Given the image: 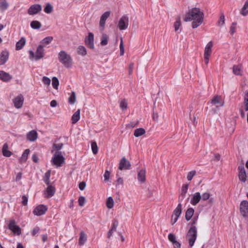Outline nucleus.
<instances>
[{"mask_svg": "<svg viewBox=\"0 0 248 248\" xmlns=\"http://www.w3.org/2000/svg\"><path fill=\"white\" fill-rule=\"evenodd\" d=\"M203 19V12L198 8H193L190 9L186 14L184 20L185 22L192 21V27L195 29L202 23Z\"/></svg>", "mask_w": 248, "mask_h": 248, "instance_id": "1", "label": "nucleus"}, {"mask_svg": "<svg viewBox=\"0 0 248 248\" xmlns=\"http://www.w3.org/2000/svg\"><path fill=\"white\" fill-rule=\"evenodd\" d=\"M62 147V143L54 144L51 150V153L53 154L51 163L56 168L62 166L64 163L65 158L60 151Z\"/></svg>", "mask_w": 248, "mask_h": 248, "instance_id": "2", "label": "nucleus"}, {"mask_svg": "<svg viewBox=\"0 0 248 248\" xmlns=\"http://www.w3.org/2000/svg\"><path fill=\"white\" fill-rule=\"evenodd\" d=\"M59 61L66 68H71L73 64V60L70 55L64 51H61L58 54Z\"/></svg>", "mask_w": 248, "mask_h": 248, "instance_id": "3", "label": "nucleus"}, {"mask_svg": "<svg viewBox=\"0 0 248 248\" xmlns=\"http://www.w3.org/2000/svg\"><path fill=\"white\" fill-rule=\"evenodd\" d=\"M29 58L31 61H38L44 56V49L43 45H39L36 49L35 53L32 50L29 52Z\"/></svg>", "mask_w": 248, "mask_h": 248, "instance_id": "4", "label": "nucleus"}, {"mask_svg": "<svg viewBox=\"0 0 248 248\" xmlns=\"http://www.w3.org/2000/svg\"><path fill=\"white\" fill-rule=\"evenodd\" d=\"M186 238L188 240L189 246L192 247L197 238V228L195 226H192L190 228L187 234Z\"/></svg>", "mask_w": 248, "mask_h": 248, "instance_id": "5", "label": "nucleus"}, {"mask_svg": "<svg viewBox=\"0 0 248 248\" xmlns=\"http://www.w3.org/2000/svg\"><path fill=\"white\" fill-rule=\"evenodd\" d=\"M213 46V42L212 41H210L207 43L205 47L204 51V59L206 64H207L209 62L210 56H211L212 52Z\"/></svg>", "mask_w": 248, "mask_h": 248, "instance_id": "6", "label": "nucleus"}, {"mask_svg": "<svg viewBox=\"0 0 248 248\" xmlns=\"http://www.w3.org/2000/svg\"><path fill=\"white\" fill-rule=\"evenodd\" d=\"M210 104L212 108L216 111V108H218L224 105V102L220 96L217 95L211 100Z\"/></svg>", "mask_w": 248, "mask_h": 248, "instance_id": "7", "label": "nucleus"}, {"mask_svg": "<svg viewBox=\"0 0 248 248\" xmlns=\"http://www.w3.org/2000/svg\"><path fill=\"white\" fill-rule=\"evenodd\" d=\"M240 212L241 215L244 217H248V202L246 200L242 201L239 207Z\"/></svg>", "mask_w": 248, "mask_h": 248, "instance_id": "8", "label": "nucleus"}, {"mask_svg": "<svg viewBox=\"0 0 248 248\" xmlns=\"http://www.w3.org/2000/svg\"><path fill=\"white\" fill-rule=\"evenodd\" d=\"M8 228L15 235H19L21 233L20 228L16 225L14 220L10 221Z\"/></svg>", "mask_w": 248, "mask_h": 248, "instance_id": "9", "label": "nucleus"}, {"mask_svg": "<svg viewBox=\"0 0 248 248\" xmlns=\"http://www.w3.org/2000/svg\"><path fill=\"white\" fill-rule=\"evenodd\" d=\"M128 26V17L126 16H123L119 19L117 26L120 30L126 29Z\"/></svg>", "mask_w": 248, "mask_h": 248, "instance_id": "10", "label": "nucleus"}, {"mask_svg": "<svg viewBox=\"0 0 248 248\" xmlns=\"http://www.w3.org/2000/svg\"><path fill=\"white\" fill-rule=\"evenodd\" d=\"M13 102L16 108L19 109L22 108L24 102V97L19 94L13 99Z\"/></svg>", "mask_w": 248, "mask_h": 248, "instance_id": "11", "label": "nucleus"}, {"mask_svg": "<svg viewBox=\"0 0 248 248\" xmlns=\"http://www.w3.org/2000/svg\"><path fill=\"white\" fill-rule=\"evenodd\" d=\"M110 13L109 11H107L101 16L99 21V29L101 31H104L105 27L106 21L110 16Z\"/></svg>", "mask_w": 248, "mask_h": 248, "instance_id": "12", "label": "nucleus"}, {"mask_svg": "<svg viewBox=\"0 0 248 248\" xmlns=\"http://www.w3.org/2000/svg\"><path fill=\"white\" fill-rule=\"evenodd\" d=\"M47 207L44 205L37 206L33 210V214L36 216H41L44 214L47 211Z\"/></svg>", "mask_w": 248, "mask_h": 248, "instance_id": "13", "label": "nucleus"}, {"mask_svg": "<svg viewBox=\"0 0 248 248\" xmlns=\"http://www.w3.org/2000/svg\"><path fill=\"white\" fill-rule=\"evenodd\" d=\"M239 174L238 177L240 181L242 182H246L247 181V175L244 166L241 165L238 167Z\"/></svg>", "mask_w": 248, "mask_h": 248, "instance_id": "14", "label": "nucleus"}, {"mask_svg": "<svg viewBox=\"0 0 248 248\" xmlns=\"http://www.w3.org/2000/svg\"><path fill=\"white\" fill-rule=\"evenodd\" d=\"M130 163L123 157L120 161L119 169L120 170H128L130 169Z\"/></svg>", "mask_w": 248, "mask_h": 248, "instance_id": "15", "label": "nucleus"}, {"mask_svg": "<svg viewBox=\"0 0 248 248\" xmlns=\"http://www.w3.org/2000/svg\"><path fill=\"white\" fill-rule=\"evenodd\" d=\"M41 10V6L39 4H34L31 5L28 10V14L30 15H33L37 14Z\"/></svg>", "mask_w": 248, "mask_h": 248, "instance_id": "16", "label": "nucleus"}, {"mask_svg": "<svg viewBox=\"0 0 248 248\" xmlns=\"http://www.w3.org/2000/svg\"><path fill=\"white\" fill-rule=\"evenodd\" d=\"M201 200V195L200 192H196L192 196L190 200V203L192 205H197Z\"/></svg>", "mask_w": 248, "mask_h": 248, "instance_id": "17", "label": "nucleus"}, {"mask_svg": "<svg viewBox=\"0 0 248 248\" xmlns=\"http://www.w3.org/2000/svg\"><path fill=\"white\" fill-rule=\"evenodd\" d=\"M55 188L52 186H48L44 191V195L46 198H50L53 196L55 193Z\"/></svg>", "mask_w": 248, "mask_h": 248, "instance_id": "18", "label": "nucleus"}, {"mask_svg": "<svg viewBox=\"0 0 248 248\" xmlns=\"http://www.w3.org/2000/svg\"><path fill=\"white\" fill-rule=\"evenodd\" d=\"M12 78V76L4 71H0V80L4 82H9Z\"/></svg>", "mask_w": 248, "mask_h": 248, "instance_id": "19", "label": "nucleus"}, {"mask_svg": "<svg viewBox=\"0 0 248 248\" xmlns=\"http://www.w3.org/2000/svg\"><path fill=\"white\" fill-rule=\"evenodd\" d=\"M94 35L93 33L89 32L87 38L85 40L87 45L91 48H94Z\"/></svg>", "mask_w": 248, "mask_h": 248, "instance_id": "20", "label": "nucleus"}, {"mask_svg": "<svg viewBox=\"0 0 248 248\" xmlns=\"http://www.w3.org/2000/svg\"><path fill=\"white\" fill-rule=\"evenodd\" d=\"M9 57V53L4 50L1 52L0 55V65L4 64L8 60Z\"/></svg>", "mask_w": 248, "mask_h": 248, "instance_id": "21", "label": "nucleus"}, {"mask_svg": "<svg viewBox=\"0 0 248 248\" xmlns=\"http://www.w3.org/2000/svg\"><path fill=\"white\" fill-rule=\"evenodd\" d=\"M37 133L35 130H31L27 134V138L30 141H34L37 139Z\"/></svg>", "mask_w": 248, "mask_h": 248, "instance_id": "22", "label": "nucleus"}, {"mask_svg": "<svg viewBox=\"0 0 248 248\" xmlns=\"http://www.w3.org/2000/svg\"><path fill=\"white\" fill-rule=\"evenodd\" d=\"M146 170L142 169L138 173V179L140 183H143L145 181Z\"/></svg>", "mask_w": 248, "mask_h": 248, "instance_id": "23", "label": "nucleus"}, {"mask_svg": "<svg viewBox=\"0 0 248 248\" xmlns=\"http://www.w3.org/2000/svg\"><path fill=\"white\" fill-rule=\"evenodd\" d=\"M244 101L241 108H243L246 111H248V90L246 91L243 96Z\"/></svg>", "mask_w": 248, "mask_h": 248, "instance_id": "24", "label": "nucleus"}, {"mask_svg": "<svg viewBox=\"0 0 248 248\" xmlns=\"http://www.w3.org/2000/svg\"><path fill=\"white\" fill-rule=\"evenodd\" d=\"M233 73L237 76L242 75V66L241 65H234L232 67Z\"/></svg>", "mask_w": 248, "mask_h": 248, "instance_id": "25", "label": "nucleus"}, {"mask_svg": "<svg viewBox=\"0 0 248 248\" xmlns=\"http://www.w3.org/2000/svg\"><path fill=\"white\" fill-rule=\"evenodd\" d=\"M26 42V40L25 38L24 37H21V39L16 44V50H19L21 49L25 45Z\"/></svg>", "mask_w": 248, "mask_h": 248, "instance_id": "26", "label": "nucleus"}, {"mask_svg": "<svg viewBox=\"0 0 248 248\" xmlns=\"http://www.w3.org/2000/svg\"><path fill=\"white\" fill-rule=\"evenodd\" d=\"M80 109H78L72 115V123L73 124H76L78 122V121L79 120L80 116Z\"/></svg>", "mask_w": 248, "mask_h": 248, "instance_id": "27", "label": "nucleus"}, {"mask_svg": "<svg viewBox=\"0 0 248 248\" xmlns=\"http://www.w3.org/2000/svg\"><path fill=\"white\" fill-rule=\"evenodd\" d=\"M182 213V205L181 203L178 204L177 207L175 209L172 214V218L174 217H178Z\"/></svg>", "mask_w": 248, "mask_h": 248, "instance_id": "28", "label": "nucleus"}, {"mask_svg": "<svg viewBox=\"0 0 248 248\" xmlns=\"http://www.w3.org/2000/svg\"><path fill=\"white\" fill-rule=\"evenodd\" d=\"M194 210L190 207L187 209L186 212L185 217L187 221L189 220L194 215Z\"/></svg>", "mask_w": 248, "mask_h": 248, "instance_id": "29", "label": "nucleus"}, {"mask_svg": "<svg viewBox=\"0 0 248 248\" xmlns=\"http://www.w3.org/2000/svg\"><path fill=\"white\" fill-rule=\"evenodd\" d=\"M87 239V237L86 234L83 232H81L78 240L79 244L81 246L83 245L86 242Z\"/></svg>", "mask_w": 248, "mask_h": 248, "instance_id": "30", "label": "nucleus"}, {"mask_svg": "<svg viewBox=\"0 0 248 248\" xmlns=\"http://www.w3.org/2000/svg\"><path fill=\"white\" fill-rule=\"evenodd\" d=\"M2 154L4 156L6 157H9L12 155V153L8 150V146L6 143H5L3 146Z\"/></svg>", "mask_w": 248, "mask_h": 248, "instance_id": "31", "label": "nucleus"}, {"mask_svg": "<svg viewBox=\"0 0 248 248\" xmlns=\"http://www.w3.org/2000/svg\"><path fill=\"white\" fill-rule=\"evenodd\" d=\"M118 225V222L117 221H114L112 224V226L111 229V230L108 232V238H110L111 236L112 233L116 231V228Z\"/></svg>", "mask_w": 248, "mask_h": 248, "instance_id": "32", "label": "nucleus"}, {"mask_svg": "<svg viewBox=\"0 0 248 248\" xmlns=\"http://www.w3.org/2000/svg\"><path fill=\"white\" fill-rule=\"evenodd\" d=\"M108 36L105 33H103L101 37V45L104 46L107 45L108 42Z\"/></svg>", "mask_w": 248, "mask_h": 248, "instance_id": "33", "label": "nucleus"}, {"mask_svg": "<svg viewBox=\"0 0 248 248\" xmlns=\"http://www.w3.org/2000/svg\"><path fill=\"white\" fill-rule=\"evenodd\" d=\"M31 28L34 30L39 29L41 27V24L38 21H32L31 23Z\"/></svg>", "mask_w": 248, "mask_h": 248, "instance_id": "34", "label": "nucleus"}, {"mask_svg": "<svg viewBox=\"0 0 248 248\" xmlns=\"http://www.w3.org/2000/svg\"><path fill=\"white\" fill-rule=\"evenodd\" d=\"M30 153V150L29 149H26L24 152H23L22 156L21 157L20 159V162L21 163L25 162L28 156Z\"/></svg>", "mask_w": 248, "mask_h": 248, "instance_id": "35", "label": "nucleus"}, {"mask_svg": "<svg viewBox=\"0 0 248 248\" xmlns=\"http://www.w3.org/2000/svg\"><path fill=\"white\" fill-rule=\"evenodd\" d=\"M145 133V131L143 128H140L135 130L134 135L136 137H139L144 134Z\"/></svg>", "mask_w": 248, "mask_h": 248, "instance_id": "36", "label": "nucleus"}, {"mask_svg": "<svg viewBox=\"0 0 248 248\" xmlns=\"http://www.w3.org/2000/svg\"><path fill=\"white\" fill-rule=\"evenodd\" d=\"M237 30V23L233 22L231 25L229 30V32L231 35H233Z\"/></svg>", "mask_w": 248, "mask_h": 248, "instance_id": "37", "label": "nucleus"}, {"mask_svg": "<svg viewBox=\"0 0 248 248\" xmlns=\"http://www.w3.org/2000/svg\"><path fill=\"white\" fill-rule=\"evenodd\" d=\"M77 52L79 55L81 56H85L87 54L86 49L82 46H80L78 47Z\"/></svg>", "mask_w": 248, "mask_h": 248, "instance_id": "38", "label": "nucleus"}, {"mask_svg": "<svg viewBox=\"0 0 248 248\" xmlns=\"http://www.w3.org/2000/svg\"><path fill=\"white\" fill-rule=\"evenodd\" d=\"M114 203V201L111 197H109L108 198L106 202V205L107 208L108 209L112 208L113 207Z\"/></svg>", "mask_w": 248, "mask_h": 248, "instance_id": "39", "label": "nucleus"}, {"mask_svg": "<svg viewBox=\"0 0 248 248\" xmlns=\"http://www.w3.org/2000/svg\"><path fill=\"white\" fill-rule=\"evenodd\" d=\"M53 38L52 36L46 37L42 40L41 43L44 46H46L47 45L49 44L53 40Z\"/></svg>", "mask_w": 248, "mask_h": 248, "instance_id": "40", "label": "nucleus"}, {"mask_svg": "<svg viewBox=\"0 0 248 248\" xmlns=\"http://www.w3.org/2000/svg\"><path fill=\"white\" fill-rule=\"evenodd\" d=\"M225 16L223 14H221L217 22V25L220 27H222L225 24Z\"/></svg>", "mask_w": 248, "mask_h": 248, "instance_id": "41", "label": "nucleus"}, {"mask_svg": "<svg viewBox=\"0 0 248 248\" xmlns=\"http://www.w3.org/2000/svg\"><path fill=\"white\" fill-rule=\"evenodd\" d=\"M76 101V96L75 93L72 92L68 98L69 103L71 104H74Z\"/></svg>", "mask_w": 248, "mask_h": 248, "instance_id": "42", "label": "nucleus"}, {"mask_svg": "<svg viewBox=\"0 0 248 248\" xmlns=\"http://www.w3.org/2000/svg\"><path fill=\"white\" fill-rule=\"evenodd\" d=\"M241 14L243 16H246L248 14V1L245 3L242 8Z\"/></svg>", "mask_w": 248, "mask_h": 248, "instance_id": "43", "label": "nucleus"}, {"mask_svg": "<svg viewBox=\"0 0 248 248\" xmlns=\"http://www.w3.org/2000/svg\"><path fill=\"white\" fill-rule=\"evenodd\" d=\"M52 85L55 89H58L59 85V81L56 77H53L52 79Z\"/></svg>", "mask_w": 248, "mask_h": 248, "instance_id": "44", "label": "nucleus"}, {"mask_svg": "<svg viewBox=\"0 0 248 248\" xmlns=\"http://www.w3.org/2000/svg\"><path fill=\"white\" fill-rule=\"evenodd\" d=\"M91 147L93 154L94 155L96 154L98 152V147L96 143L95 142H92Z\"/></svg>", "mask_w": 248, "mask_h": 248, "instance_id": "45", "label": "nucleus"}, {"mask_svg": "<svg viewBox=\"0 0 248 248\" xmlns=\"http://www.w3.org/2000/svg\"><path fill=\"white\" fill-rule=\"evenodd\" d=\"M52 10H53L52 6L50 4L47 3L44 9V12L46 13L49 14V13H51Z\"/></svg>", "mask_w": 248, "mask_h": 248, "instance_id": "46", "label": "nucleus"}, {"mask_svg": "<svg viewBox=\"0 0 248 248\" xmlns=\"http://www.w3.org/2000/svg\"><path fill=\"white\" fill-rule=\"evenodd\" d=\"M120 54L121 56H123L124 54V46L123 41V38H121L120 44Z\"/></svg>", "mask_w": 248, "mask_h": 248, "instance_id": "47", "label": "nucleus"}, {"mask_svg": "<svg viewBox=\"0 0 248 248\" xmlns=\"http://www.w3.org/2000/svg\"><path fill=\"white\" fill-rule=\"evenodd\" d=\"M8 4L6 1H0V9L1 10H5L8 7Z\"/></svg>", "mask_w": 248, "mask_h": 248, "instance_id": "48", "label": "nucleus"}, {"mask_svg": "<svg viewBox=\"0 0 248 248\" xmlns=\"http://www.w3.org/2000/svg\"><path fill=\"white\" fill-rule=\"evenodd\" d=\"M50 176V171H48L45 173L44 180V182L46 183V184L47 185H49V184Z\"/></svg>", "mask_w": 248, "mask_h": 248, "instance_id": "49", "label": "nucleus"}, {"mask_svg": "<svg viewBox=\"0 0 248 248\" xmlns=\"http://www.w3.org/2000/svg\"><path fill=\"white\" fill-rule=\"evenodd\" d=\"M210 194L208 192H204L201 195V200L202 201H205L210 198Z\"/></svg>", "mask_w": 248, "mask_h": 248, "instance_id": "50", "label": "nucleus"}, {"mask_svg": "<svg viewBox=\"0 0 248 248\" xmlns=\"http://www.w3.org/2000/svg\"><path fill=\"white\" fill-rule=\"evenodd\" d=\"M181 25V23L180 19V18H178L176 20V21H175V22L174 23V27L175 31H177L179 30Z\"/></svg>", "mask_w": 248, "mask_h": 248, "instance_id": "51", "label": "nucleus"}, {"mask_svg": "<svg viewBox=\"0 0 248 248\" xmlns=\"http://www.w3.org/2000/svg\"><path fill=\"white\" fill-rule=\"evenodd\" d=\"M196 171L195 170H192L190 172H189L187 175V179L188 181H191L193 177L196 174Z\"/></svg>", "mask_w": 248, "mask_h": 248, "instance_id": "52", "label": "nucleus"}, {"mask_svg": "<svg viewBox=\"0 0 248 248\" xmlns=\"http://www.w3.org/2000/svg\"><path fill=\"white\" fill-rule=\"evenodd\" d=\"M42 81L44 84L49 86L50 84L51 80L49 78L46 77H43L42 78Z\"/></svg>", "mask_w": 248, "mask_h": 248, "instance_id": "53", "label": "nucleus"}, {"mask_svg": "<svg viewBox=\"0 0 248 248\" xmlns=\"http://www.w3.org/2000/svg\"><path fill=\"white\" fill-rule=\"evenodd\" d=\"M127 106V103L124 100H122L121 101L120 103V107L122 109L124 110L126 109Z\"/></svg>", "mask_w": 248, "mask_h": 248, "instance_id": "54", "label": "nucleus"}, {"mask_svg": "<svg viewBox=\"0 0 248 248\" xmlns=\"http://www.w3.org/2000/svg\"><path fill=\"white\" fill-rule=\"evenodd\" d=\"M78 202L79 206H83L85 203V199L83 196H80L78 198Z\"/></svg>", "mask_w": 248, "mask_h": 248, "instance_id": "55", "label": "nucleus"}, {"mask_svg": "<svg viewBox=\"0 0 248 248\" xmlns=\"http://www.w3.org/2000/svg\"><path fill=\"white\" fill-rule=\"evenodd\" d=\"M169 240L173 244L174 242H177L175 239V236L172 233H170L168 235Z\"/></svg>", "mask_w": 248, "mask_h": 248, "instance_id": "56", "label": "nucleus"}, {"mask_svg": "<svg viewBox=\"0 0 248 248\" xmlns=\"http://www.w3.org/2000/svg\"><path fill=\"white\" fill-rule=\"evenodd\" d=\"M188 187V185H184V186H183L182 187V194L184 195V197L185 196L187 192Z\"/></svg>", "mask_w": 248, "mask_h": 248, "instance_id": "57", "label": "nucleus"}, {"mask_svg": "<svg viewBox=\"0 0 248 248\" xmlns=\"http://www.w3.org/2000/svg\"><path fill=\"white\" fill-rule=\"evenodd\" d=\"M110 176V173L108 170H106L104 174V181L107 182L108 181Z\"/></svg>", "mask_w": 248, "mask_h": 248, "instance_id": "58", "label": "nucleus"}, {"mask_svg": "<svg viewBox=\"0 0 248 248\" xmlns=\"http://www.w3.org/2000/svg\"><path fill=\"white\" fill-rule=\"evenodd\" d=\"M85 186H86V183L84 182H82L80 183L79 184V186H78L79 188L81 190H83L85 189Z\"/></svg>", "mask_w": 248, "mask_h": 248, "instance_id": "59", "label": "nucleus"}, {"mask_svg": "<svg viewBox=\"0 0 248 248\" xmlns=\"http://www.w3.org/2000/svg\"><path fill=\"white\" fill-rule=\"evenodd\" d=\"M22 204L24 205H26L28 203V198L27 197L24 195L22 197Z\"/></svg>", "mask_w": 248, "mask_h": 248, "instance_id": "60", "label": "nucleus"}, {"mask_svg": "<svg viewBox=\"0 0 248 248\" xmlns=\"http://www.w3.org/2000/svg\"><path fill=\"white\" fill-rule=\"evenodd\" d=\"M22 173L21 172H18L16 177V178H15V181L17 182L18 181H19L21 179V177H22Z\"/></svg>", "mask_w": 248, "mask_h": 248, "instance_id": "61", "label": "nucleus"}, {"mask_svg": "<svg viewBox=\"0 0 248 248\" xmlns=\"http://www.w3.org/2000/svg\"><path fill=\"white\" fill-rule=\"evenodd\" d=\"M50 106L52 108L56 107L57 106V102L56 100H52L50 103Z\"/></svg>", "mask_w": 248, "mask_h": 248, "instance_id": "62", "label": "nucleus"}, {"mask_svg": "<svg viewBox=\"0 0 248 248\" xmlns=\"http://www.w3.org/2000/svg\"><path fill=\"white\" fill-rule=\"evenodd\" d=\"M39 231V228L38 227L35 228L32 231V234L33 235H35Z\"/></svg>", "mask_w": 248, "mask_h": 248, "instance_id": "63", "label": "nucleus"}, {"mask_svg": "<svg viewBox=\"0 0 248 248\" xmlns=\"http://www.w3.org/2000/svg\"><path fill=\"white\" fill-rule=\"evenodd\" d=\"M174 248H180V244L177 241L173 243Z\"/></svg>", "mask_w": 248, "mask_h": 248, "instance_id": "64", "label": "nucleus"}]
</instances>
